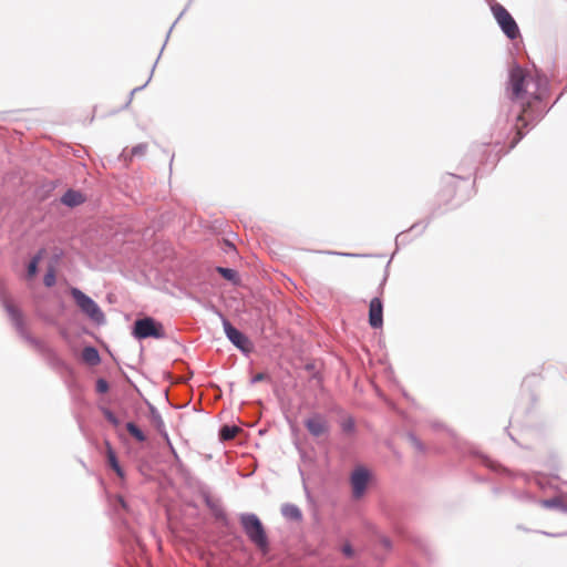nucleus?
Instances as JSON below:
<instances>
[{
    "instance_id": "a878e982",
    "label": "nucleus",
    "mask_w": 567,
    "mask_h": 567,
    "mask_svg": "<svg viewBox=\"0 0 567 567\" xmlns=\"http://www.w3.org/2000/svg\"><path fill=\"white\" fill-rule=\"evenodd\" d=\"M342 551H343V554H344V555H347V556H351V555H352V548H351V546H350V545H348V544L343 546Z\"/></svg>"
},
{
    "instance_id": "393cba45",
    "label": "nucleus",
    "mask_w": 567,
    "mask_h": 567,
    "mask_svg": "<svg viewBox=\"0 0 567 567\" xmlns=\"http://www.w3.org/2000/svg\"><path fill=\"white\" fill-rule=\"evenodd\" d=\"M266 378H267V375L265 373H262V372L257 373L252 377L251 383H257V382L264 381Z\"/></svg>"
},
{
    "instance_id": "423d86ee",
    "label": "nucleus",
    "mask_w": 567,
    "mask_h": 567,
    "mask_svg": "<svg viewBox=\"0 0 567 567\" xmlns=\"http://www.w3.org/2000/svg\"><path fill=\"white\" fill-rule=\"evenodd\" d=\"M370 477V472L363 466L355 467L351 473L350 483L352 488V495L355 499L361 498L365 493Z\"/></svg>"
},
{
    "instance_id": "9d476101",
    "label": "nucleus",
    "mask_w": 567,
    "mask_h": 567,
    "mask_svg": "<svg viewBox=\"0 0 567 567\" xmlns=\"http://www.w3.org/2000/svg\"><path fill=\"white\" fill-rule=\"evenodd\" d=\"M62 204L69 207H75L85 202V197L82 193L73 189H69L61 198Z\"/></svg>"
},
{
    "instance_id": "0eeeda50",
    "label": "nucleus",
    "mask_w": 567,
    "mask_h": 567,
    "mask_svg": "<svg viewBox=\"0 0 567 567\" xmlns=\"http://www.w3.org/2000/svg\"><path fill=\"white\" fill-rule=\"evenodd\" d=\"M224 330L227 338L240 350L249 351L250 342L239 330L231 326L228 320L223 321Z\"/></svg>"
},
{
    "instance_id": "39448f33",
    "label": "nucleus",
    "mask_w": 567,
    "mask_h": 567,
    "mask_svg": "<svg viewBox=\"0 0 567 567\" xmlns=\"http://www.w3.org/2000/svg\"><path fill=\"white\" fill-rule=\"evenodd\" d=\"M71 295L78 307L93 321H104V315L97 303L78 288L71 289Z\"/></svg>"
},
{
    "instance_id": "20e7f679",
    "label": "nucleus",
    "mask_w": 567,
    "mask_h": 567,
    "mask_svg": "<svg viewBox=\"0 0 567 567\" xmlns=\"http://www.w3.org/2000/svg\"><path fill=\"white\" fill-rule=\"evenodd\" d=\"M133 336L136 339L155 338L161 339L165 337L164 327L151 317L138 319L134 323Z\"/></svg>"
},
{
    "instance_id": "b1692460",
    "label": "nucleus",
    "mask_w": 567,
    "mask_h": 567,
    "mask_svg": "<svg viewBox=\"0 0 567 567\" xmlns=\"http://www.w3.org/2000/svg\"><path fill=\"white\" fill-rule=\"evenodd\" d=\"M7 310L12 316L13 319H18L20 317L18 309L16 307H13L12 305H8Z\"/></svg>"
},
{
    "instance_id": "aec40b11",
    "label": "nucleus",
    "mask_w": 567,
    "mask_h": 567,
    "mask_svg": "<svg viewBox=\"0 0 567 567\" xmlns=\"http://www.w3.org/2000/svg\"><path fill=\"white\" fill-rule=\"evenodd\" d=\"M151 415H152V422L155 424L157 429H161L164 425V422L162 420V416L156 411L154 406H151Z\"/></svg>"
},
{
    "instance_id": "1a4fd4ad",
    "label": "nucleus",
    "mask_w": 567,
    "mask_h": 567,
    "mask_svg": "<svg viewBox=\"0 0 567 567\" xmlns=\"http://www.w3.org/2000/svg\"><path fill=\"white\" fill-rule=\"evenodd\" d=\"M369 324L379 329L383 326V305L380 298H373L369 306Z\"/></svg>"
},
{
    "instance_id": "f03ea898",
    "label": "nucleus",
    "mask_w": 567,
    "mask_h": 567,
    "mask_svg": "<svg viewBox=\"0 0 567 567\" xmlns=\"http://www.w3.org/2000/svg\"><path fill=\"white\" fill-rule=\"evenodd\" d=\"M240 524L248 539L264 554L269 549L268 537L260 519L255 514H243Z\"/></svg>"
},
{
    "instance_id": "5701e85b",
    "label": "nucleus",
    "mask_w": 567,
    "mask_h": 567,
    "mask_svg": "<svg viewBox=\"0 0 567 567\" xmlns=\"http://www.w3.org/2000/svg\"><path fill=\"white\" fill-rule=\"evenodd\" d=\"M96 391L99 393H105L109 391V383L104 379H99L96 382Z\"/></svg>"
},
{
    "instance_id": "a211bd4d",
    "label": "nucleus",
    "mask_w": 567,
    "mask_h": 567,
    "mask_svg": "<svg viewBox=\"0 0 567 567\" xmlns=\"http://www.w3.org/2000/svg\"><path fill=\"white\" fill-rule=\"evenodd\" d=\"M218 272L227 280H235L237 277V272L230 268H217Z\"/></svg>"
},
{
    "instance_id": "f257e3e1",
    "label": "nucleus",
    "mask_w": 567,
    "mask_h": 567,
    "mask_svg": "<svg viewBox=\"0 0 567 567\" xmlns=\"http://www.w3.org/2000/svg\"><path fill=\"white\" fill-rule=\"evenodd\" d=\"M545 83V79L535 76L518 65H514L509 70L508 97L520 107L514 124L516 136L512 142V148L523 138V130L535 122L543 113L544 110L540 107V103Z\"/></svg>"
},
{
    "instance_id": "412c9836",
    "label": "nucleus",
    "mask_w": 567,
    "mask_h": 567,
    "mask_svg": "<svg viewBox=\"0 0 567 567\" xmlns=\"http://www.w3.org/2000/svg\"><path fill=\"white\" fill-rule=\"evenodd\" d=\"M146 151H147V144L141 143L132 148L131 156H143L146 154Z\"/></svg>"
},
{
    "instance_id": "f3484780",
    "label": "nucleus",
    "mask_w": 567,
    "mask_h": 567,
    "mask_svg": "<svg viewBox=\"0 0 567 567\" xmlns=\"http://www.w3.org/2000/svg\"><path fill=\"white\" fill-rule=\"evenodd\" d=\"M126 429L136 441L144 442L146 440L145 434L133 422H128Z\"/></svg>"
},
{
    "instance_id": "9b49d317",
    "label": "nucleus",
    "mask_w": 567,
    "mask_h": 567,
    "mask_svg": "<svg viewBox=\"0 0 567 567\" xmlns=\"http://www.w3.org/2000/svg\"><path fill=\"white\" fill-rule=\"evenodd\" d=\"M540 505L546 508L567 511V494H561L549 499H543L540 501Z\"/></svg>"
},
{
    "instance_id": "4be33fe9",
    "label": "nucleus",
    "mask_w": 567,
    "mask_h": 567,
    "mask_svg": "<svg viewBox=\"0 0 567 567\" xmlns=\"http://www.w3.org/2000/svg\"><path fill=\"white\" fill-rule=\"evenodd\" d=\"M103 414H104L105 419H106L110 423H112L114 426H117V425L120 424L118 419L114 415V413H113L112 411H110V410L105 409V410L103 411Z\"/></svg>"
},
{
    "instance_id": "f8f14e48",
    "label": "nucleus",
    "mask_w": 567,
    "mask_h": 567,
    "mask_svg": "<svg viewBox=\"0 0 567 567\" xmlns=\"http://www.w3.org/2000/svg\"><path fill=\"white\" fill-rule=\"evenodd\" d=\"M106 455H107V462H109L110 466L116 472V474L120 477H123L124 476L123 471L117 462L115 452L111 447L110 443H106Z\"/></svg>"
},
{
    "instance_id": "4468645a",
    "label": "nucleus",
    "mask_w": 567,
    "mask_h": 567,
    "mask_svg": "<svg viewBox=\"0 0 567 567\" xmlns=\"http://www.w3.org/2000/svg\"><path fill=\"white\" fill-rule=\"evenodd\" d=\"M281 513L285 517L293 520H299L301 518V512L300 509L292 504H285L281 507Z\"/></svg>"
},
{
    "instance_id": "6ab92c4d",
    "label": "nucleus",
    "mask_w": 567,
    "mask_h": 567,
    "mask_svg": "<svg viewBox=\"0 0 567 567\" xmlns=\"http://www.w3.org/2000/svg\"><path fill=\"white\" fill-rule=\"evenodd\" d=\"M43 282L47 287H52L55 284V271L53 268H49L44 275Z\"/></svg>"
},
{
    "instance_id": "2eb2a0df",
    "label": "nucleus",
    "mask_w": 567,
    "mask_h": 567,
    "mask_svg": "<svg viewBox=\"0 0 567 567\" xmlns=\"http://www.w3.org/2000/svg\"><path fill=\"white\" fill-rule=\"evenodd\" d=\"M42 258H43V251L41 250L30 260V262L28 265V269H27L28 279H32L37 275L38 266H39L40 261L42 260Z\"/></svg>"
},
{
    "instance_id": "6e6552de",
    "label": "nucleus",
    "mask_w": 567,
    "mask_h": 567,
    "mask_svg": "<svg viewBox=\"0 0 567 567\" xmlns=\"http://www.w3.org/2000/svg\"><path fill=\"white\" fill-rule=\"evenodd\" d=\"M305 425L309 433L316 437H320L327 434L329 431L327 420L319 414L312 415L311 417L307 419Z\"/></svg>"
},
{
    "instance_id": "dca6fc26",
    "label": "nucleus",
    "mask_w": 567,
    "mask_h": 567,
    "mask_svg": "<svg viewBox=\"0 0 567 567\" xmlns=\"http://www.w3.org/2000/svg\"><path fill=\"white\" fill-rule=\"evenodd\" d=\"M239 431L240 430L238 426H227L226 425V426L221 427L219 435H220L221 440L229 441V440L235 439Z\"/></svg>"
},
{
    "instance_id": "7ed1b4c3",
    "label": "nucleus",
    "mask_w": 567,
    "mask_h": 567,
    "mask_svg": "<svg viewBox=\"0 0 567 567\" xmlns=\"http://www.w3.org/2000/svg\"><path fill=\"white\" fill-rule=\"evenodd\" d=\"M491 10L502 31L509 39H516L519 34L518 25L505 7L498 2H494L491 4Z\"/></svg>"
},
{
    "instance_id": "ddd939ff",
    "label": "nucleus",
    "mask_w": 567,
    "mask_h": 567,
    "mask_svg": "<svg viewBox=\"0 0 567 567\" xmlns=\"http://www.w3.org/2000/svg\"><path fill=\"white\" fill-rule=\"evenodd\" d=\"M82 358L83 360L91 364V365H96L99 362H100V355H99V352L95 348L93 347H86L83 349L82 351Z\"/></svg>"
}]
</instances>
